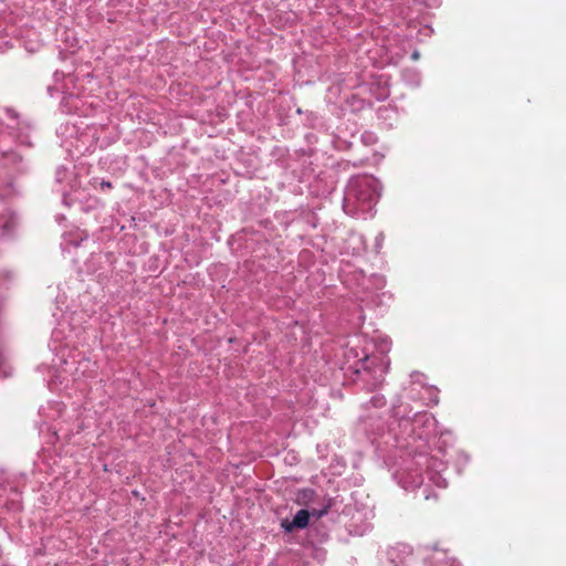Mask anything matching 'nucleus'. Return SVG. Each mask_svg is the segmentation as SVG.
<instances>
[{
	"instance_id": "f257e3e1",
	"label": "nucleus",
	"mask_w": 566,
	"mask_h": 566,
	"mask_svg": "<svg viewBox=\"0 0 566 566\" xmlns=\"http://www.w3.org/2000/svg\"><path fill=\"white\" fill-rule=\"evenodd\" d=\"M310 516L311 514L307 510H300L292 521L283 520L281 526L289 533L294 530H303L308 525Z\"/></svg>"
},
{
	"instance_id": "f03ea898",
	"label": "nucleus",
	"mask_w": 566,
	"mask_h": 566,
	"mask_svg": "<svg viewBox=\"0 0 566 566\" xmlns=\"http://www.w3.org/2000/svg\"><path fill=\"white\" fill-rule=\"evenodd\" d=\"M101 188H102L103 190H104V189H112V188H113V185H112V182H109V181H105V180H103V181L101 182Z\"/></svg>"
},
{
	"instance_id": "7ed1b4c3",
	"label": "nucleus",
	"mask_w": 566,
	"mask_h": 566,
	"mask_svg": "<svg viewBox=\"0 0 566 566\" xmlns=\"http://www.w3.org/2000/svg\"><path fill=\"white\" fill-rule=\"evenodd\" d=\"M325 513H326V511H322V512L318 513V516H322Z\"/></svg>"
}]
</instances>
